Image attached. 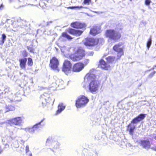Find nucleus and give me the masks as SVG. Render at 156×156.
<instances>
[{
  "mask_svg": "<svg viewBox=\"0 0 156 156\" xmlns=\"http://www.w3.org/2000/svg\"><path fill=\"white\" fill-rule=\"evenodd\" d=\"M95 75L91 73L90 72L87 73L84 78L85 82H90L89 88L90 91L93 94H95L98 90L99 84V82L95 79Z\"/></svg>",
  "mask_w": 156,
  "mask_h": 156,
  "instance_id": "nucleus-1",
  "label": "nucleus"
},
{
  "mask_svg": "<svg viewBox=\"0 0 156 156\" xmlns=\"http://www.w3.org/2000/svg\"><path fill=\"white\" fill-rule=\"evenodd\" d=\"M91 2V0H84L83 3L85 4L89 5Z\"/></svg>",
  "mask_w": 156,
  "mask_h": 156,
  "instance_id": "nucleus-32",
  "label": "nucleus"
},
{
  "mask_svg": "<svg viewBox=\"0 0 156 156\" xmlns=\"http://www.w3.org/2000/svg\"><path fill=\"white\" fill-rule=\"evenodd\" d=\"M115 59V58L113 57L109 56L107 58V60L109 63L113 62Z\"/></svg>",
  "mask_w": 156,
  "mask_h": 156,
  "instance_id": "nucleus-26",
  "label": "nucleus"
},
{
  "mask_svg": "<svg viewBox=\"0 0 156 156\" xmlns=\"http://www.w3.org/2000/svg\"><path fill=\"white\" fill-rule=\"evenodd\" d=\"M6 37L5 34H3L2 35V40H0V44L1 45H2L4 43L5 41V40Z\"/></svg>",
  "mask_w": 156,
  "mask_h": 156,
  "instance_id": "nucleus-25",
  "label": "nucleus"
},
{
  "mask_svg": "<svg viewBox=\"0 0 156 156\" xmlns=\"http://www.w3.org/2000/svg\"><path fill=\"white\" fill-rule=\"evenodd\" d=\"M49 143H51V146L54 148H56L58 147V144L57 141H52L50 138H48L47 140L46 144H49Z\"/></svg>",
  "mask_w": 156,
  "mask_h": 156,
  "instance_id": "nucleus-20",
  "label": "nucleus"
},
{
  "mask_svg": "<svg viewBox=\"0 0 156 156\" xmlns=\"http://www.w3.org/2000/svg\"><path fill=\"white\" fill-rule=\"evenodd\" d=\"M60 86V84H59L58 85V86Z\"/></svg>",
  "mask_w": 156,
  "mask_h": 156,
  "instance_id": "nucleus-50",
  "label": "nucleus"
},
{
  "mask_svg": "<svg viewBox=\"0 0 156 156\" xmlns=\"http://www.w3.org/2000/svg\"><path fill=\"white\" fill-rule=\"evenodd\" d=\"M58 65V61L55 57H53L50 61V66L52 69L56 70L57 72L59 71Z\"/></svg>",
  "mask_w": 156,
  "mask_h": 156,
  "instance_id": "nucleus-10",
  "label": "nucleus"
},
{
  "mask_svg": "<svg viewBox=\"0 0 156 156\" xmlns=\"http://www.w3.org/2000/svg\"><path fill=\"white\" fill-rule=\"evenodd\" d=\"M28 63L29 66H31L33 64L32 59L31 58H29L28 59Z\"/></svg>",
  "mask_w": 156,
  "mask_h": 156,
  "instance_id": "nucleus-31",
  "label": "nucleus"
},
{
  "mask_svg": "<svg viewBox=\"0 0 156 156\" xmlns=\"http://www.w3.org/2000/svg\"><path fill=\"white\" fill-rule=\"evenodd\" d=\"M151 2V0H145V4L147 5H149Z\"/></svg>",
  "mask_w": 156,
  "mask_h": 156,
  "instance_id": "nucleus-30",
  "label": "nucleus"
},
{
  "mask_svg": "<svg viewBox=\"0 0 156 156\" xmlns=\"http://www.w3.org/2000/svg\"><path fill=\"white\" fill-rule=\"evenodd\" d=\"M105 35L109 39L115 41H116L121 37V34L119 33L112 29L107 30L105 32Z\"/></svg>",
  "mask_w": 156,
  "mask_h": 156,
  "instance_id": "nucleus-2",
  "label": "nucleus"
},
{
  "mask_svg": "<svg viewBox=\"0 0 156 156\" xmlns=\"http://www.w3.org/2000/svg\"><path fill=\"white\" fill-rule=\"evenodd\" d=\"M87 62H89V60H87Z\"/></svg>",
  "mask_w": 156,
  "mask_h": 156,
  "instance_id": "nucleus-47",
  "label": "nucleus"
},
{
  "mask_svg": "<svg viewBox=\"0 0 156 156\" xmlns=\"http://www.w3.org/2000/svg\"><path fill=\"white\" fill-rule=\"evenodd\" d=\"M140 144L144 148L146 149L150 148L151 146L150 143L148 140H141Z\"/></svg>",
  "mask_w": 156,
  "mask_h": 156,
  "instance_id": "nucleus-17",
  "label": "nucleus"
},
{
  "mask_svg": "<svg viewBox=\"0 0 156 156\" xmlns=\"http://www.w3.org/2000/svg\"><path fill=\"white\" fill-rule=\"evenodd\" d=\"M99 40L98 39L91 38H86L83 41V43L86 46H93L97 45Z\"/></svg>",
  "mask_w": 156,
  "mask_h": 156,
  "instance_id": "nucleus-7",
  "label": "nucleus"
},
{
  "mask_svg": "<svg viewBox=\"0 0 156 156\" xmlns=\"http://www.w3.org/2000/svg\"><path fill=\"white\" fill-rule=\"evenodd\" d=\"M72 64L70 61L66 60L64 62L63 67L62 71L67 75L70 73L71 71Z\"/></svg>",
  "mask_w": 156,
  "mask_h": 156,
  "instance_id": "nucleus-8",
  "label": "nucleus"
},
{
  "mask_svg": "<svg viewBox=\"0 0 156 156\" xmlns=\"http://www.w3.org/2000/svg\"><path fill=\"white\" fill-rule=\"evenodd\" d=\"M122 48V43H119L116 44L113 47L114 50L118 52L117 59L119 58L123 55V51Z\"/></svg>",
  "mask_w": 156,
  "mask_h": 156,
  "instance_id": "nucleus-9",
  "label": "nucleus"
},
{
  "mask_svg": "<svg viewBox=\"0 0 156 156\" xmlns=\"http://www.w3.org/2000/svg\"><path fill=\"white\" fill-rule=\"evenodd\" d=\"M145 117L144 114H141L134 119L131 121V123L133 124H137L140 121L143 119Z\"/></svg>",
  "mask_w": 156,
  "mask_h": 156,
  "instance_id": "nucleus-15",
  "label": "nucleus"
},
{
  "mask_svg": "<svg viewBox=\"0 0 156 156\" xmlns=\"http://www.w3.org/2000/svg\"><path fill=\"white\" fill-rule=\"evenodd\" d=\"M69 33L76 36H80L83 33V31L71 29L69 30Z\"/></svg>",
  "mask_w": 156,
  "mask_h": 156,
  "instance_id": "nucleus-18",
  "label": "nucleus"
},
{
  "mask_svg": "<svg viewBox=\"0 0 156 156\" xmlns=\"http://www.w3.org/2000/svg\"><path fill=\"white\" fill-rule=\"evenodd\" d=\"M45 119V118H43L39 122L34 125L32 128L28 127L25 129L22 128V129H24L27 133H34L35 131H37L38 129H40L44 125V123L43 122Z\"/></svg>",
  "mask_w": 156,
  "mask_h": 156,
  "instance_id": "nucleus-4",
  "label": "nucleus"
},
{
  "mask_svg": "<svg viewBox=\"0 0 156 156\" xmlns=\"http://www.w3.org/2000/svg\"><path fill=\"white\" fill-rule=\"evenodd\" d=\"M99 66L105 70H108L111 69L110 66L106 64L105 62L101 59L99 62Z\"/></svg>",
  "mask_w": 156,
  "mask_h": 156,
  "instance_id": "nucleus-14",
  "label": "nucleus"
},
{
  "mask_svg": "<svg viewBox=\"0 0 156 156\" xmlns=\"http://www.w3.org/2000/svg\"><path fill=\"white\" fill-rule=\"evenodd\" d=\"M9 111L13 110L14 109V108L12 106H9Z\"/></svg>",
  "mask_w": 156,
  "mask_h": 156,
  "instance_id": "nucleus-34",
  "label": "nucleus"
},
{
  "mask_svg": "<svg viewBox=\"0 0 156 156\" xmlns=\"http://www.w3.org/2000/svg\"><path fill=\"white\" fill-rule=\"evenodd\" d=\"M136 125L131 122L128 126L127 130L129 131L130 135H133V133L135 128Z\"/></svg>",
  "mask_w": 156,
  "mask_h": 156,
  "instance_id": "nucleus-19",
  "label": "nucleus"
},
{
  "mask_svg": "<svg viewBox=\"0 0 156 156\" xmlns=\"http://www.w3.org/2000/svg\"><path fill=\"white\" fill-rule=\"evenodd\" d=\"M26 153H27L29 151V147L28 145L26 146Z\"/></svg>",
  "mask_w": 156,
  "mask_h": 156,
  "instance_id": "nucleus-33",
  "label": "nucleus"
},
{
  "mask_svg": "<svg viewBox=\"0 0 156 156\" xmlns=\"http://www.w3.org/2000/svg\"><path fill=\"white\" fill-rule=\"evenodd\" d=\"M84 65L81 63L76 64L73 66V71L75 72H79L82 70L84 67Z\"/></svg>",
  "mask_w": 156,
  "mask_h": 156,
  "instance_id": "nucleus-12",
  "label": "nucleus"
},
{
  "mask_svg": "<svg viewBox=\"0 0 156 156\" xmlns=\"http://www.w3.org/2000/svg\"><path fill=\"white\" fill-rule=\"evenodd\" d=\"M72 27L76 28H82L86 26L85 24L81 23L79 22H75L71 24Z\"/></svg>",
  "mask_w": 156,
  "mask_h": 156,
  "instance_id": "nucleus-16",
  "label": "nucleus"
},
{
  "mask_svg": "<svg viewBox=\"0 0 156 156\" xmlns=\"http://www.w3.org/2000/svg\"><path fill=\"white\" fill-rule=\"evenodd\" d=\"M62 49H63V48H62V49H61V51H62V52H65V51H62Z\"/></svg>",
  "mask_w": 156,
  "mask_h": 156,
  "instance_id": "nucleus-42",
  "label": "nucleus"
},
{
  "mask_svg": "<svg viewBox=\"0 0 156 156\" xmlns=\"http://www.w3.org/2000/svg\"><path fill=\"white\" fill-rule=\"evenodd\" d=\"M11 126L7 128V129L8 130V131L9 132V133L11 135H12L13 134V132L14 131L15 129H22V128H18L16 126H12V125H10Z\"/></svg>",
  "mask_w": 156,
  "mask_h": 156,
  "instance_id": "nucleus-23",
  "label": "nucleus"
},
{
  "mask_svg": "<svg viewBox=\"0 0 156 156\" xmlns=\"http://www.w3.org/2000/svg\"><path fill=\"white\" fill-rule=\"evenodd\" d=\"M152 40L151 38L149 39L147 43V47L149 49V47H150L151 45V44Z\"/></svg>",
  "mask_w": 156,
  "mask_h": 156,
  "instance_id": "nucleus-29",
  "label": "nucleus"
},
{
  "mask_svg": "<svg viewBox=\"0 0 156 156\" xmlns=\"http://www.w3.org/2000/svg\"><path fill=\"white\" fill-rule=\"evenodd\" d=\"M41 3H39V5H41Z\"/></svg>",
  "mask_w": 156,
  "mask_h": 156,
  "instance_id": "nucleus-44",
  "label": "nucleus"
},
{
  "mask_svg": "<svg viewBox=\"0 0 156 156\" xmlns=\"http://www.w3.org/2000/svg\"><path fill=\"white\" fill-rule=\"evenodd\" d=\"M9 0V1L10 2H12V1H13V0Z\"/></svg>",
  "mask_w": 156,
  "mask_h": 156,
  "instance_id": "nucleus-41",
  "label": "nucleus"
},
{
  "mask_svg": "<svg viewBox=\"0 0 156 156\" xmlns=\"http://www.w3.org/2000/svg\"><path fill=\"white\" fill-rule=\"evenodd\" d=\"M28 156H32V153L31 152H30L29 153L27 154Z\"/></svg>",
  "mask_w": 156,
  "mask_h": 156,
  "instance_id": "nucleus-37",
  "label": "nucleus"
},
{
  "mask_svg": "<svg viewBox=\"0 0 156 156\" xmlns=\"http://www.w3.org/2000/svg\"><path fill=\"white\" fill-rule=\"evenodd\" d=\"M45 94L46 95H48V94Z\"/></svg>",
  "mask_w": 156,
  "mask_h": 156,
  "instance_id": "nucleus-48",
  "label": "nucleus"
},
{
  "mask_svg": "<svg viewBox=\"0 0 156 156\" xmlns=\"http://www.w3.org/2000/svg\"><path fill=\"white\" fill-rule=\"evenodd\" d=\"M52 23V21H49L48 22L47 25H48L50 23Z\"/></svg>",
  "mask_w": 156,
  "mask_h": 156,
  "instance_id": "nucleus-38",
  "label": "nucleus"
},
{
  "mask_svg": "<svg viewBox=\"0 0 156 156\" xmlns=\"http://www.w3.org/2000/svg\"><path fill=\"white\" fill-rule=\"evenodd\" d=\"M1 94H0V95H1Z\"/></svg>",
  "mask_w": 156,
  "mask_h": 156,
  "instance_id": "nucleus-51",
  "label": "nucleus"
},
{
  "mask_svg": "<svg viewBox=\"0 0 156 156\" xmlns=\"http://www.w3.org/2000/svg\"><path fill=\"white\" fill-rule=\"evenodd\" d=\"M85 55V51L82 48H79L76 52L69 55L70 58L73 61H77L81 59Z\"/></svg>",
  "mask_w": 156,
  "mask_h": 156,
  "instance_id": "nucleus-3",
  "label": "nucleus"
},
{
  "mask_svg": "<svg viewBox=\"0 0 156 156\" xmlns=\"http://www.w3.org/2000/svg\"><path fill=\"white\" fill-rule=\"evenodd\" d=\"M93 53L92 52H90V55H93Z\"/></svg>",
  "mask_w": 156,
  "mask_h": 156,
  "instance_id": "nucleus-40",
  "label": "nucleus"
},
{
  "mask_svg": "<svg viewBox=\"0 0 156 156\" xmlns=\"http://www.w3.org/2000/svg\"><path fill=\"white\" fill-rule=\"evenodd\" d=\"M101 30L99 27L98 26H94L93 28H91L90 31V34L95 36L96 34L100 33Z\"/></svg>",
  "mask_w": 156,
  "mask_h": 156,
  "instance_id": "nucleus-13",
  "label": "nucleus"
},
{
  "mask_svg": "<svg viewBox=\"0 0 156 156\" xmlns=\"http://www.w3.org/2000/svg\"><path fill=\"white\" fill-rule=\"evenodd\" d=\"M22 118L20 117H17L7 120V123L10 125H14L17 126V127L21 128L23 124Z\"/></svg>",
  "mask_w": 156,
  "mask_h": 156,
  "instance_id": "nucleus-6",
  "label": "nucleus"
},
{
  "mask_svg": "<svg viewBox=\"0 0 156 156\" xmlns=\"http://www.w3.org/2000/svg\"><path fill=\"white\" fill-rule=\"evenodd\" d=\"M154 139L156 140V136L154 137Z\"/></svg>",
  "mask_w": 156,
  "mask_h": 156,
  "instance_id": "nucleus-45",
  "label": "nucleus"
},
{
  "mask_svg": "<svg viewBox=\"0 0 156 156\" xmlns=\"http://www.w3.org/2000/svg\"><path fill=\"white\" fill-rule=\"evenodd\" d=\"M59 80H57L56 81V83H58Z\"/></svg>",
  "mask_w": 156,
  "mask_h": 156,
  "instance_id": "nucleus-43",
  "label": "nucleus"
},
{
  "mask_svg": "<svg viewBox=\"0 0 156 156\" xmlns=\"http://www.w3.org/2000/svg\"><path fill=\"white\" fill-rule=\"evenodd\" d=\"M9 88H6L4 90V93L7 95L8 98L11 101H17V100L15 98V95L12 94V92L9 90ZM3 92H2V94H3Z\"/></svg>",
  "mask_w": 156,
  "mask_h": 156,
  "instance_id": "nucleus-11",
  "label": "nucleus"
},
{
  "mask_svg": "<svg viewBox=\"0 0 156 156\" xmlns=\"http://www.w3.org/2000/svg\"><path fill=\"white\" fill-rule=\"evenodd\" d=\"M62 37L67 38L68 40H70L72 39V38L69 35L67 34L66 33H63L62 34Z\"/></svg>",
  "mask_w": 156,
  "mask_h": 156,
  "instance_id": "nucleus-27",
  "label": "nucleus"
},
{
  "mask_svg": "<svg viewBox=\"0 0 156 156\" xmlns=\"http://www.w3.org/2000/svg\"><path fill=\"white\" fill-rule=\"evenodd\" d=\"M3 152V150L1 148V146H0V154Z\"/></svg>",
  "mask_w": 156,
  "mask_h": 156,
  "instance_id": "nucleus-36",
  "label": "nucleus"
},
{
  "mask_svg": "<svg viewBox=\"0 0 156 156\" xmlns=\"http://www.w3.org/2000/svg\"><path fill=\"white\" fill-rule=\"evenodd\" d=\"M89 101L87 97L82 96L79 98L76 101V105L77 108L85 106Z\"/></svg>",
  "mask_w": 156,
  "mask_h": 156,
  "instance_id": "nucleus-5",
  "label": "nucleus"
},
{
  "mask_svg": "<svg viewBox=\"0 0 156 156\" xmlns=\"http://www.w3.org/2000/svg\"><path fill=\"white\" fill-rule=\"evenodd\" d=\"M4 6L2 4L0 6V10H2L4 8Z\"/></svg>",
  "mask_w": 156,
  "mask_h": 156,
  "instance_id": "nucleus-35",
  "label": "nucleus"
},
{
  "mask_svg": "<svg viewBox=\"0 0 156 156\" xmlns=\"http://www.w3.org/2000/svg\"><path fill=\"white\" fill-rule=\"evenodd\" d=\"M155 150H156V147H155Z\"/></svg>",
  "mask_w": 156,
  "mask_h": 156,
  "instance_id": "nucleus-49",
  "label": "nucleus"
},
{
  "mask_svg": "<svg viewBox=\"0 0 156 156\" xmlns=\"http://www.w3.org/2000/svg\"><path fill=\"white\" fill-rule=\"evenodd\" d=\"M20 62V66L22 69H25L26 68V64L27 61L26 58H24L19 60Z\"/></svg>",
  "mask_w": 156,
  "mask_h": 156,
  "instance_id": "nucleus-21",
  "label": "nucleus"
},
{
  "mask_svg": "<svg viewBox=\"0 0 156 156\" xmlns=\"http://www.w3.org/2000/svg\"><path fill=\"white\" fill-rule=\"evenodd\" d=\"M65 108V105L63 104L60 103L58 106V109L57 111L56 114H60L63 111Z\"/></svg>",
  "mask_w": 156,
  "mask_h": 156,
  "instance_id": "nucleus-22",
  "label": "nucleus"
},
{
  "mask_svg": "<svg viewBox=\"0 0 156 156\" xmlns=\"http://www.w3.org/2000/svg\"><path fill=\"white\" fill-rule=\"evenodd\" d=\"M5 147H9V145L7 144H6L5 145Z\"/></svg>",
  "mask_w": 156,
  "mask_h": 156,
  "instance_id": "nucleus-39",
  "label": "nucleus"
},
{
  "mask_svg": "<svg viewBox=\"0 0 156 156\" xmlns=\"http://www.w3.org/2000/svg\"><path fill=\"white\" fill-rule=\"evenodd\" d=\"M35 1H36L37 0H35Z\"/></svg>",
  "mask_w": 156,
  "mask_h": 156,
  "instance_id": "nucleus-52",
  "label": "nucleus"
},
{
  "mask_svg": "<svg viewBox=\"0 0 156 156\" xmlns=\"http://www.w3.org/2000/svg\"><path fill=\"white\" fill-rule=\"evenodd\" d=\"M155 73V72H154L153 73V74H154Z\"/></svg>",
  "mask_w": 156,
  "mask_h": 156,
  "instance_id": "nucleus-46",
  "label": "nucleus"
},
{
  "mask_svg": "<svg viewBox=\"0 0 156 156\" xmlns=\"http://www.w3.org/2000/svg\"><path fill=\"white\" fill-rule=\"evenodd\" d=\"M83 8V7L82 6H72V7H68V9H81Z\"/></svg>",
  "mask_w": 156,
  "mask_h": 156,
  "instance_id": "nucleus-28",
  "label": "nucleus"
},
{
  "mask_svg": "<svg viewBox=\"0 0 156 156\" xmlns=\"http://www.w3.org/2000/svg\"><path fill=\"white\" fill-rule=\"evenodd\" d=\"M45 96V94L42 95L41 96V100L42 101V104L43 105L45 104V103H49L50 102V98L49 97H48V99H47L46 98H44Z\"/></svg>",
  "mask_w": 156,
  "mask_h": 156,
  "instance_id": "nucleus-24",
  "label": "nucleus"
}]
</instances>
